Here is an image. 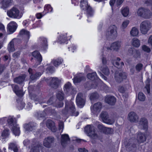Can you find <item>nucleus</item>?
Masks as SVG:
<instances>
[{"label": "nucleus", "instance_id": "obj_1", "mask_svg": "<svg viewBox=\"0 0 152 152\" xmlns=\"http://www.w3.org/2000/svg\"><path fill=\"white\" fill-rule=\"evenodd\" d=\"M137 13L138 16L145 19L149 18L151 16V12L150 10L143 7H140L138 9Z\"/></svg>", "mask_w": 152, "mask_h": 152}, {"label": "nucleus", "instance_id": "obj_2", "mask_svg": "<svg viewBox=\"0 0 152 152\" xmlns=\"http://www.w3.org/2000/svg\"><path fill=\"white\" fill-rule=\"evenodd\" d=\"M140 27L141 33L143 34H146L151 28V23L149 21L145 20L141 23Z\"/></svg>", "mask_w": 152, "mask_h": 152}, {"label": "nucleus", "instance_id": "obj_3", "mask_svg": "<svg viewBox=\"0 0 152 152\" xmlns=\"http://www.w3.org/2000/svg\"><path fill=\"white\" fill-rule=\"evenodd\" d=\"M7 15L10 18L19 19L21 18L22 15L20 14V11L18 9L15 7H13L7 12Z\"/></svg>", "mask_w": 152, "mask_h": 152}, {"label": "nucleus", "instance_id": "obj_4", "mask_svg": "<svg viewBox=\"0 0 152 152\" xmlns=\"http://www.w3.org/2000/svg\"><path fill=\"white\" fill-rule=\"evenodd\" d=\"M68 107L66 105L65 107V109L62 111V113L66 115L67 113H69L73 116H76L78 115L79 113L78 112L76 113L75 112V108L73 103L71 102L70 105L69 107V109H68Z\"/></svg>", "mask_w": 152, "mask_h": 152}, {"label": "nucleus", "instance_id": "obj_5", "mask_svg": "<svg viewBox=\"0 0 152 152\" xmlns=\"http://www.w3.org/2000/svg\"><path fill=\"white\" fill-rule=\"evenodd\" d=\"M85 130L88 135L91 138L95 139L97 137L98 135L95 132V129L94 126L88 125L85 127Z\"/></svg>", "mask_w": 152, "mask_h": 152}, {"label": "nucleus", "instance_id": "obj_6", "mask_svg": "<svg viewBox=\"0 0 152 152\" xmlns=\"http://www.w3.org/2000/svg\"><path fill=\"white\" fill-rule=\"evenodd\" d=\"M126 77L127 74L125 72H116L115 73V79L116 81L118 83H121L124 80L126 79Z\"/></svg>", "mask_w": 152, "mask_h": 152}, {"label": "nucleus", "instance_id": "obj_7", "mask_svg": "<svg viewBox=\"0 0 152 152\" xmlns=\"http://www.w3.org/2000/svg\"><path fill=\"white\" fill-rule=\"evenodd\" d=\"M109 29L110 31L106 33V36L108 37L111 36L113 38L116 37L117 34V28L116 26L114 25H112L110 27Z\"/></svg>", "mask_w": 152, "mask_h": 152}, {"label": "nucleus", "instance_id": "obj_8", "mask_svg": "<svg viewBox=\"0 0 152 152\" xmlns=\"http://www.w3.org/2000/svg\"><path fill=\"white\" fill-rule=\"evenodd\" d=\"M54 138L51 136H50L45 138L43 141L44 145L47 148H50L52 147L54 143Z\"/></svg>", "mask_w": 152, "mask_h": 152}, {"label": "nucleus", "instance_id": "obj_9", "mask_svg": "<svg viewBox=\"0 0 152 152\" xmlns=\"http://www.w3.org/2000/svg\"><path fill=\"white\" fill-rule=\"evenodd\" d=\"M50 79L51 81L49 85L50 87L54 89L58 88L60 82V80L56 77H51L50 78Z\"/></svg>", "mask_w": 152, "mask_h": 152}, {"label": "nucleus", "instance_id": "obj_10", "mask_svg": "<svg viewBox=\"0 0 152 152\" xmlns=\"http://www.w3.org/2000/svg\"><path fill=\"white\" fill-rule=\"evenodd\" d=\"M102 108V104L100 102L94 104L93 107H91V111L94 114L99 112Z\"/></svg>", "mask_w": 152, "mask_h": 152}, {"label": "nucleus", "instance_id": "obj_11", "mask_svg": "<svg viewBox=\"0 0 152 152\" xmlns=\"http://www.w3.org/2000/svg\"><path fill=\"white\" fill-rule=\"evenodd\" d=\"M64 90L66 93L69 94H74L75 92L74 89L72 87L71 84L69 82L65 84Z\"/></svg>", "mask_w": 152, "mask_h": 152}, {"label": "nucleus", "instance_id": "obj_12", "mask_svg": "<svg viewBox=\"0 0 152 152\" xmlns=\"http://www.w3.org/2000/svg\"><path fill=\"white\" fill-rule=\"evenodd\" d=\"M77 105L80 107H82L85 104V100L83 98V94L81 93H79L77 95L76 99Z\"/></svg>", "mask_w": 152, "mask_h": 152}, {"label": "nucleus", "instance_id": "obj_13", "mask_svg": "<svg viewBox=\"0 0 152 152\" xmlns=\"http://www.w3.org/2000/svg\"><path fill=\"white\" fill-rule=\"evenodd\" d=\"M128 119L132 122H137L138 121V116L136 113L134 112H130L128 115Z\"/></svg>", "mask_w": 152, "mask_h": 152}, {"label": "nucleus", "instance_id": "obj_14", "mask_svg": "<svg viewBox=\"0 0 152 152\" xmlns=\"http://www.w3.org/2000/svg\"><path fill=\"white\" fill-rule=\"evenodd\" d=\"M139 124V127L141 129H146L148 128V121L145 118L140 119Z\"/></svg>", "mask_w": 152, "mask_h": 152}, {"label": "nucleus", "instance_id": "obj_15", "mask_svg": "<svg viewBox=\"0 0 152 152\" xmlns=\"http://www.w3.org/2000/svg\"><path fill=\"white\" fill-rule=\"evenodd\" d=\"M128 52L129 53L132 55L135 58H140V53L138 50L133 49L132 48H129L128 49Z\"/></svg>", "mask_w": 152, "mask_h": 152}, {"label": "nucleus", "instance_id": "obj_16", "mask_svg": "<svg viewBox=\"0 0 152 152\" xmlns=\"http://www.w3.org/2000/svg\"><path fill=\"white\" fill-rule=\"evenodd\" d=\"M46 125L47 127L53 132H55L57 130L54 123L51 120L48 119L47 121Z\"/></svg>", "mask_w": 152, "mask_h": 152}, {"label": "nucleus", "instance_id": "obj_17", "mask_svg": "<svg viewBox=\"0 0 152 152\" xmlns=\"http://www.w3.org/2000/svg\"><path fill=\"white\" fill-rule=\"evenodd\" d=\"M106 103L111 105H114L116 102V99L114 96H107L105 99Z\"/></svg>", "mask_w": 152, "mask_h": 152}, {"label": "nucleus", "instance_id": "obj_18", "mask_svg": "<svg viewBox=\"0 0 152 152\" xmlns=\"http://www.w3.org/2000/svg\"><path fill=\"white\" fill-rule=\"evenodd\" d=\"M36 126V123L33 122H30L28 124H26L24 126L26 131H31L35 129Z\"/></svg>", "mask_w": 152, "mask_h": 152}, {"label": "nucleus", "instance_id": "obj_19", "mask_svg": "<svg viewBox=\"0 0 152 152\" xmlns=\"http://www.w3.org/2000/svg\"><path fill=\"white\" fill-rule=\"evenodd\" d=\"M17 27V23L14 21L10 22L7 25V28L10 32L13 33L14 32Z\"/></svg>", "mask_w": 152, "mask_h": 152}, {"label": "nucleus", "instance_id": "obj_20", "mask_svg": "<svg viewBox=\"0 0 152 152\" xmlns=\"http://www.w3.org/2000/svg\"><path fill=\"white\" fill-rule=\"evenodd\" d=\"M31 99L34 101L36 104L41 103L42 102V98L40 96H38L34 94L30 95Z\"/></svg>", "mask_w": 152, "mask_h": 152}, {"label": "nucleus", "instance_id": "obj_21", "mask_svg": "<svg viewBox=\"0 0 152 152\" xmlns=\"http://www.w3.org/2000/svg\"><path fill=\"white\" fill-rule=\"evenodd\" d=\"M121 46V42H117L113 43L111 45L110 48L107 47V48L108 50L113 49L117 50L119 49Z\"/></svg>", "mask_w": 152, "mask_h": 152}, {"label": "nucleus", "instance_id": "obj_22", "mask_svg": "<svg viewBox=\"0 0 152 152\" xmlns=\"http://www.w3.org/2000/svg\"><path fill=\"white\" fill-rule=\"evenodd\" d=\"M7 124L10 127L13 126L15 127L16 125V120L15 118H13L12 117L10 116L7 119Z\"/></svg>", "mask_w": 152, "mask_h": 152}, {"label": "nucleus", "instance_id": "obj_23", "mask_svg": "<svg viewBox=\"0 0 152 152\" xmlns=\"http://www.w3.org/2000/svg\"><path fill=\"white\" fill-rule=\"evenodd\" d=\"M137 138V141L139 143L143 142L145 141L146 139L145 134L141 132L138 133Z\"/></svg>", "mask_w": 152, "mask_h": 152}, {"label": "nucleus", "instance_id": "obj_24", "mask_svg": "<svg viewBox=\"0 0 152 152\" xmlns=\"http://www.w3.org/2000/svg\"><path fill=\"white\" fill-rule=\"evenodd\" d=\"M19 35L22 37H25L28 40L30 37V32L24 29H22L20 32Z\"/></svg>", "mask_w": 152, "mask_h": 152}, {"label": "nucleus", "instance_id": "obj_25", "mask_svg": "<svg viewBox=\"0 0 152 152\" xmlns=\"http://www.w3.org/2000/svg\"><path fill=\"white\" fill-rule=\"evenodd\" d=\"M32 55L40 64L42 61V57L39 52L37 51H34L33 52Z\"/></svg>", "mask_w": 152, "mask_h": 152}, {"label": "nucleus", "instance_id": "obj_26", "mask_svg": "<svg viewBox=\"0 0 152 152\" xmlns=\"http://www.w3.org/2000/svg\"><path fill=\"white\" fill-rule=\"evenodd\" d=\"M26 77V75H21L19 77L15 78L14 81L15 83L20 84L24 81Z\"/></svg>", "mask_w": 152, "mask_h": 152}, {"label": "nucleus", "instance_id": "obj_27", "mask_svg": "<svg viewBox=\"0 0 152 152\" xmlns=\"http://www.w3.org/2000/svg\"><path fill=\"white\" fill-rule=\"evenodd\" d=\"M61 144L63 147L65 146L64 144L66 143L69 140V139L68 134H64L61 136Z\"/></svg>", "mask_w": 152, "mask_h": 152}, {"label": "nucleus", "instance_id": "obj_28", "mask_svg": "<svg viewBox=\"0 0 152 152\" xmlns=\"http://www.w3.org/2000/svg\"><path fill=\"white\" fill-rule=\"evenodd\" d=\"M87 77L88 79L92 81H98L99 80L96 72H94L92 73L88 74L87 75Z\"/></svg>", "mask_w": 152, "mask_h": 152}, {"label": "nucleus", "instance_id": "obj_29", "mask_svg": "<svg viewBox=\"0 0 152 152\" xmlns=\"http://www.w3.org/2000/svg\"><path fill=\"white\" fill-rule=\"evenodd\" d=\"M121 59L119 58H117V60L118 61H115V63H113V64L118 68H121L124 66V63L123 62H120Z\"/></svg>", "mask_w": 152, "mask_h": 152}, {"label": "nucleus", "instance_id": "obj_30", "mask_svg": "<svg viewBox=\"0 0 152 152\" xmlns=\"http://www.w3.org/2000/svg\"><path fill=\"white\" fill-rule=\"evenodd\" d=\"M100 69L105 75H108L109 74V71L106 65H103L100 68Z\"/></svg>", "mask_w": 152, "mask_h": 152}, {"label": "nucleus", "instance_id": "obj_31", "mask_svg": "<svg viewBox=\"0 0 152 152\" xmlns=\"http://www.w3.org/2000/svg\"><path fill=\"white\" fill-rule=\"evenodd\" d=\"M99 97V95L96 92H93L90 94V99L92 102L94 100L98 99Z\"/></svg>", "mask_w": 152, "mask_h": 152}, {"label": "nucleus", "instance_id": "obj_32", "mask_svg": "<svg viewBox=\"0 0 152 152\" xmlns=\"http://www.w3.org/2000/svg\"><path fill=\"white\" fill-rule=\"evenodd\" d=\"M41 75L42 73L40 72H37L35 74L33 73L30 75V79L32 80H35Z\"/></svg>", "mask_w": 152, "mask_h": 152}, {"label": "nucleus", "instance_id": "obj_33", "mask_svg": "<svg viewBox=\"0 0 152 152\" xmlns=\"http://www.w3.org/2000/svg\"><path fill=\"white\" fill-rule=\"evenodd\" d=\"M9 149L13 150L14 152H18V149L17 145L14 143H11L10 144Z\"/></svg>", "mask_w": 152, "mask_h": 152}, {"label": "nucleus", "instance_id": "obj_34", "mask_svg": "<svg viewBox=\"0 0 152 152\" xmlns=\"http://www.w3.org/2000/svg\"><path fill=\"white\" fill-rule=\"evenodd\" d=\"M12 0H3L2 2V7L3 9L7 8L11 3Z\"/></svg>", "mask_w": 152, "mask_h": 152}, {"label": "nucleus", "instance_id": "obj_35", "mask_svg": "<svg viewBox=\"0 0 152 152\" xmlns=\"http://www.w3.org/2000/svg\"><path fill=\"white\" fill-rule=\"evenodd\" d=\"M87 0H81L80 6L83 10H85L88 6Z\"/></svg>", "mask_w": 152, "mask_h": 152}, {"label": "nucleus", "instance_id": "obj_36", "mask_svg": "<svg viewBox=\"0 0 152 152\" xmlns=\"http://www.w3.org/2000/svg\"><path fill=\"white\" fill-rule=\"evenodd\" d=\"M11 128L14 134L16 136H18L20 133V131L19 128L17 126V125L15 127L13 126Z\"/></svg>", "mask_w": 152, "mask_h": 152}, {"label": "nucleus", "instance_id": "obj_37", "mask_svg": "<svg viewBox=\"0 0 152 152\" xmlns=\"http://www.w3.org/2000/svg\"><path fill=\"white\" fill-rule=\"evenodd\" d=\"M64 94L61 91H58L56 94V97L59 100L61 101L64 99Z\"/></svg>", "mask_w": 152, "mask_h": 152}, {"label": "nucleus", "instance_id": "obj_38", "mask_svg": "<svg viewBox=\"0 0 152 152\" xmlns=\"http://www.w3.org/2000/svg\"><path fill=\"white\" fill-rule=\"evenodd\" d=\"M100 116L102 121L104 123L109 117L108 113L106 112H102Z\"/></svg>", "mask_w": 152, "mask_h": 152}, {"label": "nucleus", "instance_id": "obj_39", "mask_svg": "<svg viewBox=\"0 0 152 152\" xmlns=\"http://www.w3.org/2000/svg\"><path fill=\"white\" fill-rule=\"evenodd\" d=\"M132 44L134 46L138 48L140 45V41L137 39L134 38L132 39Z\"/></svg>", "mask_w": 152, "mask_h": 152}, {"label": "nucleus", "instance_id": "obj_40", "mask_svg": "<svg viewBox=\"0 0 152 152\" xmlns=\"http://www.w3.org/2000/svg\"><path fill=\"white\" fill-rule=\"evenodd\" d=\"M83 77L80 75L75 76L74 78L73 82L74 83H80L83 79Z\"/></svg>", "mask_w": 152, "mask_h": 152}, {"label": "nucleus", "instance_id": "obj_41", "mask_svg": "<svg viewBox=\"0 0 152 152\" xmlns=\"http://www.w3.org/2000/svg\"><path fill=\"white\" fill-rule=\"evenodd\" d=\"M9 135V130L8 129H5L2 133L1 137L2 139H5Z\"/></svg>", "mask_w": 152, "mask_h": 152}, {"label": "nucleus", "instance_id": "obj_42", "mask_svg": "<svg viewBox=\"0 0 152 152\" xmlns=\"http://www.w3.org/2000/svg\"><path fill=\"white\" fill-rule=\"evenodd\" d=\"M138 29L136 27H133L130 31L131 34L133 36H136L138 34Z\"/></svg>", "mask_w": 152, "mask_h": 152}, {"label": "nucleus", "instance_id": "obj_43", "mask_svg": "<svg viewBox=\"0 0 152 152\" xmlns=\"http://www.w3.org/2000/svg\"><path fill=\"white\" fill-rule=\"evenodd\" d=\"M63 61V60L61 59H57L53 60L52 61L53 65L56 67H57L59 65L61 64Z\"/></svg>", "mask_w": 152, "mask_h": 152}, {"label": "nucleus", "instance_id": "obj_44", "mask_svg": "<svg viewBox=\"0 0 152 152\" xmlns=\"http://www.w3.org/2000/svg\"><path fill=\"white\" fill-rule=\"evenodd\" d=\"M40 148H41V146L40 145L37 144L31 149L30 152H39Z\"/></svg>", "mask_w": 152, "mask_h": 152}, {"label": "nucleus", "instance_id": "obj_45", "mask_svg": "<svg viewBox=\"0 0 152 152\" xmlns=\"http://www.w3.org/2000/svg\"><path fill=\"white\" fill-rule=\"evenodd\" d=\"M129 12V9L127 7L124 8L121 11L122 15L125 17L128 16Z\"/></svg>", "mask_w": 152, "mask_h": 152}, {"label": "nucleus", "instance_id": "obj_46", "mask_svg": "<svg viewBox=\"0 0 152 152\" xmlns=\"http://www.w3.org/2000/svg\"><path fill=\"white\" fill-rule=\"evenodd\" d=\"M41 43L43 48L45 49L48 45L47 40L46 38L42 37L41 38Z\"/></svg>", "mask_w": 152, "mask_h": 152}, {"label": "nucleus", "instance_id": "obj_47", "mask_svg": "<svg viewBox=\"0 0 152 152\" xmlns=\"http://www.w3.org/2000/svg\"><path fill=\"white\" fill-rule=\"evenodd\" d=\"M14 45L13 42L12 41L10 42L8 46V50L9 52H13L15 51V49Z\"/></svg>", "mask_w": 152, "mask_h": 152}, {"label": "nucleus", "instance_id": "obj_48", "mask_svg": "<svg viewBox=\"0 0 152 152\" xmlns=\"http://www.w3.org/2000/svg\"><path fill=\"white\" fill-rule=\"evenodd\" d=\"M85 9H86L87 10V14L88 15L91 16L93 15V10L90 6H88Z\"/></svg>", "mask_w": 152, "mask_h": 152}, {"label": "nucleus", "instance_id": "obj_49", "mask_svg": "<svg viewBox=\"0 0 152 152\" xmlns=\"http://www.w3.org/2000/svg\"><path fill=\"white\" fill-rule=\"evenodd\" d=\"M138 98L140 101H143L145 100V97L143 93L140 92L138 94Z\"/></svg>", "mask_w": 152, "mask_h": 152}, {"label": "nucleus", "instance_id": "obj_50", "mask_svg": "<svg viewBox=\"0 0 152 152\" xmlns=\"http://www.w3.org/2000/svg\"><path fill=\"white\" fill-rule=\"evenodd\" d=\"M113 129L111 128L106 127L104 133L106 134H111L113 132Z\"/></svg>", "mask_w": 152, "mask_h": 152}, {"label": "nucleus", "instance_id": "obj_51", "mask_svg": "<svg viewBox=\"0 0 152 152\" xmlns=\"http://www.w3.org/2000/svg\"><path fill=\"white\" fill-rule=\"evenodd\" d=\"M46 115V112L45 110L43 111H39L37 113V115L38 118H39L45 117Z\"/></svg>", "mask_w": 152, "mask_h": 152}, {"label": "nucleus", "instance_id": "obj_52", "mask_svg": "<svg viewBox=\"0 0 152 152\" xmlns=\"http://www.w3.org/2000/svg\"><path fill=\"white\" fill-rule=\"evenodd\" d=\"M45 111L47 113H51L53 114H55L56 113L54 109H52L51 107L47 108L45 110Z\"/></svg>", "mask_w": 152, "mask_h": 152}, {"label": "nucleus", "instance_id": "obj_53", "mask_svg": "<svg viewBox=\"0 0 152 152\" xmlns=\"http://www.w3.org/2000/svg\"><path fill=\"white\" fill-rule=\"evenodd\" d=\"M143 65L141 63L138 64L135 66L136 70L138 72H140L142 69Z\"/></svg>", "mask_w": 152, "mask_h": 152}, {"label": "nucleus", "instance_id": "obj_54", "mask_svg": "<svg viewBox=\"0 0 152 152\" xmlns=\"http://www.w3.org/2000/svg\"><path fill=\"white\" fill-rule=\"evenodd\" d=\"M142 49L143 50L147 53H149L151 52L150 49L146 45H143L142 47Z\"/></svg>", "mask_w": 152, "mask_h": 152}, {"label": "nucleus", "instance_id": "obj_55", "mask_svg": "<svg viewBox=\"0 0 152 152\" xmlns=\"http://www.w3.org/2000/svg\"><path fill=\"white\" fill-rule=\"evenodd\" d=\"M97 128L100 132L104 133L106 127L102 125L99 124L98 125Z\"/></svg>", "mask_w": 152, "mask_h": 152}, {"label": "nucleus", "instance_id": "obj_56", "mask_svg": "<svg viewBox=\"0 0 152 152\" xmlns=\"http://www.w3.org/2000/svg\"><path fill=\"white\" fill-rule=\"evenodd\" d=\"M147 83L146 84V86L145 87V88L146 90L147 93L149 94L150 93V83L149 81L147 80Z\"/></svg>", "mask_w": 152, "mask_h": 152}, {"label": "nucleus", "instance_id": "obj_57", "mask_svg": "<svg viewBox=\"0 0 152 152\" xmlns=\"http://www.w3.org/2000/svg\"><path fill=\"white\" fill-rule=\"evenodd\" d=\"M59 39L60 40L61 42V43H64L67 40V39L66 36L64 35L61 36Z\"/></svg>", "mask_w": 152, "mask_h": 152}, {"label": "nucleus", "instance_id": "obj_58", "mask_svg": "<svg viewBox=\"0 0 152 152\" xmlns=\"http://www.w3.org/2000/svg\"><path fill=\"white\" fill-rule=\"evenodd\" d=\"M114 120L113 119H110L108 118V119L106 120L105 123L108 124H112L114 123Z\"/></svg>", "mask_w": 152, "mask_h": 152}, {"label": "nucleus", "instance_id": "obj_59", "mask_svg": "<svg viewBox=\"0 0 152 152\" xmlns=\"http://www.w3.org/2000/svg\"><path fill=\"white\" fill-rule=\"evenodd\" d=\"M145 4L147 6H149L151 5V8L152 10V0H147L145 1Z\"/></svg>", "mask_w": 152, "mask_h": 152}, {"label": "nucleus", "instance_id": "obj_60", "mask_svg": "<svg viewBox=\"0 0 152 152\" xmlns=\"http://www.w3.org/2000/svg\"><path fill=\"white\" fill-rule=\"evenodd\" d=\"M129 23V21L128 20H126L124 21L122 24V26L124 28H125L128 25Z\"/></svg>", "mask_w": 152, "mask_h": 152}, {"label": "nucleus", "instance_id": "obj_61", "mask_svg": "<svg viewBox=\"0 0 152 152\" xmlns=\"http://www.w3.org/2000/svg\"><path fill=\"white\" fill-rule=\"evenodd\" d=\"M118 91L121 93H124L125 91V88L123 86H121L118 87Z\"/></svg>", "mask_w": 152, "mask_h": 152}, {"label": "nucleus", "instance_id": "obj_62", "mask_svg": "<svg viewBox=\"0 0 152 152\" xmlns=\"http://www.w3.org/2000/svg\"><path fill=\"white\" fill-rule=\"evenodd\" d=\"M13 91L16 93L18 91L19 89L18 86L17 85H15L12 86Z\"/></svg>", "mask_w": 152, "mask_h": 152}, {"label": "nucleus", "instance_id": "obj_63", "mask_svg": "<svg viewBox=\"0 0 152 152\" xmlns=\"http://www.w3.org/2000/svg\"><path fill=\"white\" fill-rule=\"evenodd\" d=\"M53 98L51 97L48 101L47 104L49 105H50L53 104Z\"/></svg>", "mask_w": 152, "mask_h": 152}, {"label": "nucleus", "instance_id": "obj_64", "mask_svg": "<svg viewBox=\"0 0 152 152\" xmlns=\"http://www.w3.org/2000/svg\"><path fill=\"white\" fill-rule=\"evenodd\" d=\"M17 95L19 96H21L23 95V92L21 90H19L17 92L15 93Z\"/></svg>", "mask_w": 152, "mask_h": 152}]
</instances>
